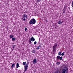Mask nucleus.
<instances>
[{
    "mask_svg": "<svg viewBox=\"0 0 73 73\" xmlns=\"http://www.w3.org/2000/svg\"><path fill=\"white\" fill-rule=\"evenodd\" d=\"M36 23V20L34 18L32 19L29 21L30 24H32V25H33V24H35Z\"/></svg>",
    "mask_w": 73,
    "mask_h": 73,
    "instance_id": "1",
    "label": "nucleus"
},
{
    "mask_svg": "<svg viewBox=\"0 0 73 73\" xmlns=\"http://www.w3.org/2000/svg\"><path fill=\"white\" fill-rule=\"evenodd\" d=\"M27 18H28L27 15L24 14L23 16L22 17V19L24 21H25V20H27Z\"/></svg>",
    "mask_w": 73,
    "mask_h": 73,
    "instance_id": "2",
    "label": "nucleus"
},
{
    "mask_svg": "<svg viewBox=\"0 0 73 73\" xmlns=\"http://www.w3.org/2000/svg\"><path fill=\"white\" fill-rule=\"evenodd\" d=\"M61 73H67V69L66 68H64L62 70Z\"/></svg>",
    "mask_w": 73,
    "mask_h": 73,
    "instance_id": "3",
    "label": "nucleus"
},
{
    "mask_svg": "<svg viewBox=\"0 0 73 73\" xmlns=\"http://www.w3.org/2000/svg\"><path fill=\"white\" fill-rule=\"evenodd\" d=\"M28 65H29V63H28L27 64L24 66L25 68V70L24 72H25L28 70Z\"/></svg>",
    "mask_w": 73,
    "mask_h": 73,
    "instance_id": "4",
    "label": "nucleus"
},
{
    "mask_svg": "<svg viewBox=\"0 0 73 73\" xmlns=\"http://www.w3.org/2000/svg\"><path fill=\"white\" fill-rule=\"evenodd\" d=\"M57 60H62V56H61L60 57V56H57Z\"/></svg>",
    "mask_w": 73,
    "mask_h": 73,
    "instance_id": "5",
    "label": "nucleus"
},
{
    "mask_svg": "<svg viewBox=\"0 0 73 73\" xmlns=\"http://www.w3.org/2000/svg\"><path fill=\"white\" fill-rule=\"evenodd\" d=\"M33 64H35L37 62V60L36 58L35 59L32 61Z\"/></svg>",
    "mask_w": 73,
    "mask_h": 73,
    "instance_id": "6",
    "label": "nucleus"
},
{
    "mask_svg": "<svg viewBox=\"0 0 73 73\" xmlns=\"http://www.w3.org/2000/svg\"><path fill=\"white\" fill-rule=\"evenodd\" d=\"M39 46H37L36 48V49L38 50V49H40V48H41V44H39Z\"/></svg>",
    "mask_w": 73,
    "mask_h": 73,
    "instance_id": "7",
    "label": "nucleus"
},
{
    "mask_svg": "<svg viewBox=\"0 0 73 73\" xmlns=\"http://www.w3.org/2000/svg\"><path fill=\"white\" fill-rule=\"evenodd\" d=\"M31 40L32 41H35V38H33V37H32V38H31Z\"/></svg>",
    "mask_w": 73,
    "mask_h": 73,
    "instance_id": "8",
    "label": "nucleus"
},
{
    "mask_svg": "<svg viewBox=\"0 0 73 73\" xmlns=\"http://www.w3.org/2000/svg\"><path fill=\"white\" fill-rule=\"evenodd\" d=\"M62 24V21L61 20H59L58 21V24L61 25Z\"/></svg>",
    "mask_w": 73,
    "mask_h": 73,
    "instance_id": "9",
    "label": "nucleus"
},
{
    "mask_svg": "<svg viewBox=\"0 0 73 73\" xmlns=\"http://www.w3.org/2000/svg\"><path fill=\"white\" fill-rule=\"evenodd\" d=\"M16 68H18L19 67V64L18 63H17L16 64Z\"/></svg>",
    "mask_w": 73,
    "mask_h": 73,
    "instance_id": "10",
    "label": "nucleus"
},
{
    "mask_svg": "<svg viewBox=\"0 0 73 73\" xmlns=\"http://www.w3.org/2000/svg\"><path fill=\"white\" fill-rule=\"evenodd\" d=\"M15 66V63H13L12 64V66H11V68H13L14 66Z\"/></svg>",
    "mask_w": 73,
    "mask_h": 73,
    "instance_id": "11",
    "label": "nucleus"
},
{
    "mask_svg": "<svg viewBox=\"0 0 73 73\" xmlns=\"http://www.w3.org/2000/svg\"><path fill=\"white\" fill-rule=\"evenodd\" d=\"M57 43H55V44H54V47H57Z\"/></svg>",
    "mask_w": 73,
    "mask_h": 73,
    "instance_id": "12",
    "label": "nucleus"
},
{
    "mask_svg": "<svg viewBox=\"0 0 73 73\" xmlns=\"http://www.w3.org/2000/svg\"><path fill=\"white\" fill-rule=\"evenodd\" d=\"M55 50H56V49L53 48L52 53H55Z\"/></svg>",
    "mask_w": 73,
    "mask_h": 73,
    "instance_id": "13",
    "label": "nucleus"
},
{
    "mask_svg": "<svg viewBox=\"0 0 73 73\" xmlns=\"http://www.w3.org/2000/svg\"><path fill=\"white\" fill-rule=\"evenodd\" d=\"M55 73H60L59 70H57V71L55 72Z\"/></svg>",
    "mask_w": 73,
    "mask_h": 73,
    "instance_id": "14",
    "label": "nucleus"
},
{
    "mask_svg": "<svg viewBox=\"0 0 73 73\" xmlns=\"http://www.w3.org/2000/svg\"><path fill=\"white\" fill-rule=\"evenodd\" d=\"M12 40H13V41H15V40H16V38H12Z\"/></svg>",
    "mask_w": 73,
    "mask_h": 73,
    "instance_id": "15",
    "label": "nucleus"
},
{
    "mask_svg": "<svg viewBox=\"0 0 73 73\" xmlns=\"http://www.w3.org/2000/svg\"><path fill=\"white\" fill-rule=\"evenodd\" d=\"M66 6H64V7L63 10L66 11Z\"/></svg>",
    "mask_w": 73,
    "mask_h": 73,
    "instance_id": "16",
    "label": "nucleus"
},
{
    "mask_svg": "<svg viewBox=\"0 0 73 73\" xmlns=\"http://www.w3.org/2000/svg\"><path fill=\"white\" fill-rule=\"evenodd\" d=\"M60 64V62H57L56 64V65H59Z\"/></svg>",
    "mask_w": 73,
    "mask_h": 73,
    "instance_id": "17",
    "label": "nucleus"
},
{
    "mask_svg": "<svg viewBox=\"0 0 73 73\" xmlns=\"http://www.w3.org/2000/svg\"><path fill=\"white\" fill-rule=\"evenodd\" d=\"M58 54L59 56H61V52H59L58 53Z\"/></svg>",
    "mask_w": 73,
    "mask_h": 73,
    "instance_id": "18",
    "label": "nucleus"
},
{
    "mask_svg": "<svg viewBox=\"0 0 73 73\" xmlns=\"http://www.w3.org/2000/svg\"><path fill=\"white\" fill-rule=\"evenodd\" d=\"M26 62H24L23 63V65H26Z\"/></svg>",
    "mask_w": 73,
    "mask_h": 73,
    "instance_id": "19",
    "label": "nucleus"
},
{
    "mask_svg": "<svg viewBox=\"0 0 73 73\" xmlns=\"http://www.w3.org/2000/svg\"><path fill=\"white\" fill-rule=\"evenodd\" d=\"M32 52L33 53H35V50H32Z\"/></svg>",
    "mask_w": 73,
    "mask_h": 73,
    "instance_id": "20",
    "label": "nucleus"
},
{
    "mask_svg": "<svg viewBox=\"0 0 73 73\" xmlns=\"http://www.w3.org/2000/svg\"><path fill=\"white\" fill-rule=\"evenodd\" d=\"M10 38H13V35H11L10 36Z\"/></svg>",
    "mask_w": 73,
    "mask_h": 73,
    "instance_id": "21",
    "label": "nucleus"
},
{
    "mask_svg": "<svg viewBox=\"0 0 73 73\" xmlns=\"http://www.w3.org/2000/svg\"><path fill=\"white\" fill-rule=\"evenodd\" d=\"M36 2H37V3H38V2H39V1H41V0H36Z\"/></svg>",
    "mask_w": 73,
    "mask_h": 73,
    "instance_id": "22",
    "label": "nucleus"
},
{
    "mask_svg": "<svg viewBox=\"0 0 73 73\" xmlns=\"http://www.w3.org/2000/svg\"><path fill=\"white\" fill-rule=\"evenodd\" d=\"M61 56H64V52H63L61 54Z\"/></svg>",
    "mask_w": 73,
    "mask_h": 73,
    "instance_id": "23",
    "label": "nucleus"
},
{
    "mask_svg": "<svg viewBox=\"0 0 73 73\" xmlns=\"http://www.w3.org/2000/svg\"><path fill=\"white\" fill-rule=\"evenodd\" d=\"M53 49H56V47H54V46H53Z\"/></svg>",
    "mask_w": 73,
    "mask_h": 73,
    "instance_id": "24",
    "label": "nucleus"
},
{
    "mask_svg": "<svg viewBox=\"0 0 73 73\" xmlns=\"http://www.w3.org/2000/svg\"><path fill=\"white\" fill-rule=\"evenodd\" d=\"M25 31H27V28L25 27Z\"/></svg>",
    "mask_w": 73,
    "mask_h": 73,
    "instance_id": "25",
    "label": "nucleus"
},
{
    "mask_svg": "<svg viewBox=\"0 0 73 73\" xmlns=\"http://www.w3.org/2000/svg\"><path fill=\"white\" fill-rule=\"evenodd\" d=\"M29 43L31 44H32V43H31V40H29Z\"/></svg>",
    "mask_w": 73,
    "mask_h": 73,
    "instance_id": "26",
    "label": "nucleus"
},
{
    "mask_svg": "<svg viewBox=\"0 0 73 73\" xmlns=\"http://www.w3.org/2000/svg\"><path fill=\"white\" fill-rule=\"evenodd\" d=\"M36 44H37V42L36 41H35L34 42V44H35V45Z\"/></svg>",
    "mask_w": 73,
    "mask_h": 73,
    "instance_id": "27",
    "label": "nucleus"
},
{
    "mask_svg": "<svg viewBox=\"0 0 73 73\" xmlns=\"http://www.w3.org/2000/svg\"><path fill=\"white\" fill-rule=\"evenodd\" d=\"M15 45H14L13 46V48H15Z\"/></svg>",
    "mask_w": 73,
    "mask_h": 73,
    "instance_id": "28",
    "label": "nucleus"
},
{
    "mask_svg": "<svg viewBox=\"0 0 73 73\" xmlns=\"http://www.w3.org/2000/svg\"><path fill=\"white\" fill-rule=\"evenodd\" d=\"M65 10H64V11H63V13H65Z\"/></svg>",
    "mask_w": 73,
    "mask_h": 73,
    "instance_id": "29",
    "label": "nucleus"
},
{
    "mask_svg": "<svg viewBox=\"0 0 73 73\" xmlns=\"http://www.w3.org/2000/svg\"><path fill=\"white\" fill-rule=\"evenodd\" d=\"M72 7H73V5H72Z\"/></svg>",
    "mask_w": 73,
    "mask_h": 73,
    "instance_id": "30",
    "label": "nucleus"
},
{
    "mask_svg": "<svg viewBox=\"0 0 73 73\" xmlns=\"http://www.w3.org/2000/svg\"><path fill=\"white\" fill-rule=\"evenodd\" d=\"M55 28H56V29H57V27H56Z\"/></svg>",
    "mask_w": 73,
    "mask_h": 73,
    "instance_id": "31",
    "label": "nucleus"
},
{
    "mask_svg": "<svg viewBox=\"0 0 73 73\" xmlns=\"http://www.w3.org/2000/svg\"><path fill=\"white\" fill-rule=\"evenodd\" d=\"M12 50H14V48H13V49H12Z\"/></svg>",
    "mask_w": 73,
    "mask_h": 73,
    "instance_id": "32",
    "label": "nucleus"
}]
</instances>
